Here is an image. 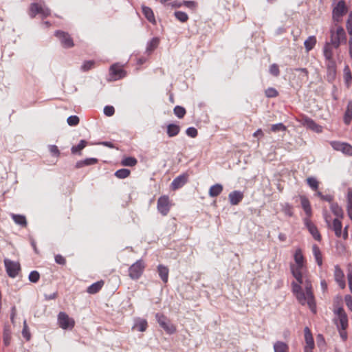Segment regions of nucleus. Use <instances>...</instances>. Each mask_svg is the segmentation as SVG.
I'll return each mask as SVG.
<instances>
[{
  "mask_svg": "<svg viewBox=\"0 0 352 352\" xmlns=\"http://www.w3.org/2000/svg\"><path fill=\"white\" fill-rule=\"evenodd\" d=\"M348 281H349V286L350 290L352 293V272H350L348 274Z\"/></svg>",
  "mask_w": 352,
  "mask_h": 352,
  "instance_id": "774afa93",
  "label": "nucleus"
},
{
  "mask_svg": "<svg viewBox=\"0 0 352 352\" xmlns=\"http://www.w3.org/2000/svg\"><path fill=\"white\" fill-rule=\"evenodd\" d=\"M296 72H300L302 73L303 78H305L306 80L309 78V72L306 68H296L294 69Z\"/></svg>",
  "mask_w": 352,
  "mask_h": 352,
  "instance_id": "680f3d73",
  "label": "nucleus"
},
{
  "mask_svg": "<svg viewBox=\"0 0 352 352\" xmlns=\"http://www.w3.org/2000/svg\"><path fill=\"white\" fill-rule=\"evenodd\" d=\"M55 262L57 264L65 265L66 264V259L64 256L60 254H56L54 257Z\"/></svg>",
  "mask_w": 352,
  "mask_h": 352,
  "instance_id": "13d9d810",
  "label": "nucleus"
},
{
  "mask_svg": "<svg viewBox=\"0 0 352 352\" xmlns=\"http://www.w3.org/2000/svg\"><path fill=\"white\" fill-rule=\"evenodd\" d=\"M304 223H305L306 228L308 229L310 234L314 238V239L318 241H320L321 239H322L321 235H320L317 227L311 221V219L309 218H305Z\"/></svg>",
  "mask_w": 352,
  "mask_h": 352,
  "instance_id": "dca6fc26",
  "label": "nucleus"
},
{
  "mask_svg": "<svg viewBox=\"0 0 352 352\" xmlns=\"http://www.w3.org/2000/svg\"><path fill=\"white\" fill-rule=\"evenodd\" d=\"M307 184L311 188L314 190H317L318 188L319 183L317 179L314 177H308L307 179Z\"/></svg>",
  "mask_w": 352,
  "mask_h": 352,
  "instance_id": "c03bdc74",
  "label": "nucleus"
},
{
  "mask_svg": "<svg viewBox=\"0 0 352 352\" xmlns=\"http://www.w3.org/2000/svg\"><path fill=\"white\" fill-rule=\"evenodd\" d=\"M346 28L347 32L349 30H352V12H351L348 16Z\"/></svg>",
  "mask_w": 352,
  "mask_h": 352,
  "instance_id": "e2e57ef3",
  "label": "nucleus"
},
{
  "mask_svg": "<svg viewBox=\"0 0 352 352\" xmlns=\"http://www.w3.org/2000/svg\"><path fill=\"white\" fill-rule=\"evenodd\" d=\"M180 126L175 124H169L167 125V135L169 138H173L179 134Z\"/></svg>",
  "mask_w": 352,
  "mask_h": 352,
  "instance_id": "bb28decb",
  "label": "nucleus"
},
{
  "mask_svg": "<svg viewBox=\"0 0 352 352\" xmlns=\"http://www.w3.org/2000/svg\"><path fill=\"white\" fill-rule=\"evenodd\" d=\"M325 67L327 69L326 79L327 81L332 82L335 80L337 74V65L336 61H325Z\"/></svg>",
  "mask_w": 352,
  "mask_h": 352,
  "instance_id": "ddd939ff",
  "label": "nucleus"
},
{
  "mask_svg": "<svg viewBox=\"0 0 352 352\" xmlns=\"http://www.w3.org/2000/svg\"><path fill=\"white\" fill-rule=\"evenodd\" d=\"M344 79L349 87L352 80V75L349 66H346L344 69Z\"/></svg>",
  "mask_w": 352,
  "mask_h": 352,
  "instance_id": "a19ab883",
  "label": "nucleus"
},
{
  "mask_svg": "<svg viewBox=\"0 0 352 352\" xmlns=\"http://www.w3.org/2000/svg\"><path fill=\"white\" fill-rule=\"evenodd\" d=\"M188 176L186 175H181L173 179L171 183L173 190H177L182 187L187 182Z\"/></svg>",
  "mask_w": 352,
  "mask_h": 352,
  "instance_id": "412c9836",
  "label": "nucleus"
},
{
  "mask_svg": "<svg viewBox=\"0 0 352 352\" xmlns=\"http://www.w3.org/2000/svg\"><path fill=\"white\" fill-rule=\"evenodd\" d=\"M322 54L325 61H336L335 56H339L340 47L327 41L322 47Z\"/></svg>",
  "mask_w": 352,
  "mask_h": 352,
  "instance_id": "423d86ee",
  "label": "nucleus"
},
{
  "mask_svg": "<svg viewBox=\"0 0 352 352\" xmlns=\"http://www.w3.org/2000/svg\"><path fill=\"white\" fill-rule=\"evenodd\" d=\"M284 212L287 215L292 217L293 215L292 207L291 206H289V204H287L285 206Z\"/></svg>",
  "mask_w": 352,
  "mask_h": 352,
  "instance_id": "69168bd1",
  "label": "nucleus"
},
{
  "mask_svg": "<svg viewBox=\"0 0 352 352\" xmlns=\"http://www.w3.org/2000/svg\"><path fill=\"white\" fill-rule=\"evenodd\" d=\"M131 171L126 168H121L116 171L115 176L119 179H125L130 175Z\"/></svg>",
  "mask_w": 352,
  "mask_h": 352,
  "instance_id": "4c0bfd02",
  "label": "nucleus"
},
{
  "mask_svg": "<svg viewBox=\"0 0 352 352\" xmlns=\"http://www.w3.org/2000/svg\"><path fill=\"white\" fill-rule=\"evenodd\" d=\"M302 124L307 127V129L316 132V133H322V127L318 124L314 120L307 116L302 117L301 119Z\"/></svg>",
  "mask_w": 352,
  "mask_h": 352,
  "instance_id": "2eb2a0df",
  "label": "nucleus"
},
{
  "mask_svg": "<svg viewBox=\"0 0 352 352\" xmlns=\"http://www.w3.org/2000/svg\"><path fill=\"white\" fill-rule=\"evenodd\" d=\"M186 135L190 138H195L198 135V131L195 127H189L186 131Z\"/></svg>",
  "mask_w": 352,
  "mask_h": 352,
  "instance_id": "5fc2aeb1",
  "label": "nucleus"
},
{
  "mask_svg": "<svg viewBox=\"0 0 352 352\" xmlns=\"http://www.w3.org/2000/svg\"><path fill=\"white\" fill-rule=\"evenodd\" d=\"M104 285V281L101 280L99 281H97L92 285H91L87 289V292L90 294H95L99 292L101 289L103 287Z\"/></svg>",
  "mask_w": 352,
  "mask_h": 352,
  "instance_id": "b1692460",
  "label": "nucleus"
},
{
  "mask_svg": "<svg viewBox=\"0 0 352 352\" xmlns=\"http://www.w3.org/2000/svg\"><path fill=\"white\" fill-rule=\"evenodd\" d=\"M290 271L295 278L292 283V292L298 302L308 305L312 312L316 313V302L311 282L307 276V261L300 248L296 250L294 262L289 265Z\"/></svg>",
  "mask_w": 352,
  "mask_h": 352,
  "instance_id": "f257e3e1",
  "label": "nucleus"
},
{
  "mask_svg": "<svg viewBox=\"0 0 352 352\" xmlns=\"http://www.w3.org/2000/svg\"><path fill=\"white\" fill-rule=\"evenodd\" d=\"M329 42L339 47L342 43H346V34L342 26L336 25V27L331 28L330 41Z\"/></svg>",
  "mask_w": 352,
  "mask_h": 352,
  "instance_id": "7ed1b4c3",
  "label": "nucleus"
},
{
  "mask_svg": "<svg viewBox=\"0 0 352 352\" xmlns=\"http://www.w3.org/2000/svg\"><path fill=\"white\" fill-rule=\"evenodd\" d=\"M243 192L239 190H234L228 195L230 203L232 206L238 205L243 199Z\"/></svg>",
  "mask_w": 352,
  "mask_h": 352,
  "instance_id": "a211bd4d",
  "label": "nucleus"
},
{
  "mask_svg": "<svg viewBox=\"0 0 352 352\" xmlns=\"http://www.w3.org/2000/svg\"><path fill=\"white\" fill-rule=\"evenodd\" d=\"M55 36L60 40L63 47L71 48L74 46L73 39L68 33L58 30L55 32Z\"/></svg>",
  "mask_w": 352,
  "mask_h": 352,
  "instance_id": "f8f14e48",
  "label": "nucleus"
},
{
  "mask_svg": "<svg viewBox=\"0 0 352 352\" xmlns=\"http://www.w3.org/2000/svg\"><path fill=\"white\" fill-rule=\"evenodd\" d=\"M67 121L69 126H76L78 124L80 119L76 116H71L67 118Z\"/></svg>",
  "mask_w": 352,
  "mask_h": 352,
  "instance_id": "8fccbe9b",
  "label": "nucleus"
},
{
  "mask_svg": "<svg viewBox=\"0 0 352 352\" xmlns=\"http://www.w3.org/2000/svg\"><path fill=\"white\" fill-rule=\"evenodd\" d=\"M344 122L346 125H349L351 124L352 121V101H349L346 111L344 114L343 118Z\"/></svg>",
  "mask_w": 352,
  "mask_h": 352,
  "instance_id": "a878e982",
  "label": "nucleus"
},
{
  "mask_svg": "<svg viewBox=\"0 0 352 352\" xmlns=\"http://www.w3.org/2000/svg\"><path fill=\"white\" fill-rule=\"evenodd\" d=\"M175 16L177 20L182 23H185L188 20V16L186 12L177 11L175 12Z\"/></svg>",
  "mask_w": 352,
  "mask_h": 352,
  "instance_id": "37998d69",
  "label": "nucleus"
},
{
  "mask_svg": "<svg viewBox=\"0 0 352 352\" xmlns=\"http://www.w3.org/2000/svg\"><path fill=\"white\" fill-rule=\"evenodd\" d=\"M329 144L335 151H340L348 156H352V146L349 143L340 141H331Z\"/></svg>",
  "mask_w": 352,
  "mask_h": 352,
  "instance_id": "1a4fd4ad",
  "label": "nucleus"
},
{
  "mask_svg": "<svg viewBox=\"0 0 352 352\" xmlns=\"http://www.w3.org/2000/svg\"><path fill=\"white\" fill-rule=\"evenodd\" d=\"M160 40L157 38H153L148 45L147 50L153 51L159 45Z\"/></svg>",
  "mask_w": 352,
  "mask_h": 352,
  "instance_id": "49530a36",
  "label": "nucleus"
},
{
  "mask_svg": "<svg viewBox=\"0 0 352 352\" xmlns=\"http://www.w3.org/2000/svg\"><path fill=\"white\" fill-rule=\"evenodd\" d=\"M323 216L328 227L334 231L335 235L337 237H342L344 240H346L348 239L349 226H346L342 232V224L340 220L341 219L335 218L332 221L331 217L328 214L326 210H324Z\"/></svg>",
  "mask_w": 352,
  "mask_h": 352,
  "instance_id": "f03ea898",
  "label": "nucleus"
},
{
  "mask_svg": "<svg viewBox=\"0 0 352 352\" xmlns=\"http://www.w3.org/2000/svg\"><path fill=\"white\" fill-rule=\"evenodd\" d=\"M6 272L10 277H16L20 270V265L18 263L13 262L8 258L4 260Z\"/></svg>",
  "mask_w": 352,
  "mask_h": 352,
  "instance_id": "4468645a",
  "label": "nucleus"
},
{
  "mask_svg": "<svg viewBox=\"0 0 352 352\" xmlns=\"http://www.w3.org/2000/svg\"><path fill=\"white\" fill-rule=\"evenodd\" d=\"M305 332V340L306 345L305 346V352H311L314 348V341L312 336V333L309 327H305L304 329Z\"/></svg>",
  "mask_w": 352,
  "mask_h": 352,
  "instance_id": "f3484780",
  "label": "nucleus"
},
{
  "mask_svg": "<svg viewBox=\"0 0 352 352\" xmlns=\"http://www.w3.org/2000/svg\"><path fill=\"white\" fill-rule=\"evenodd\" d=\"M142 10L143 14L146 18V19L150 23H151L153 24H155L156 21H155V15H154V13H153L152 9L148 6H142Z\"/></svg>",
  "mask_w": 352,
  "mask_h": 352,
  "instance_id": "393cba45",
  "label": "nucleus"
},
{
  "mask_svg": "<svg viewBox=\"0 0 352 352\" xmlns=\"http://www.w3.org/2000/svg\"><path fill=\"white\" fill-rule=\"evenodd\" d=\"M317 39L315 36H309L304 42V45L306 51L308 52L311 51L316 45Z\"/></svg>",
  "mask_w": 352,
  "mask_h": 352,
  "instance_id": "7c9ffc66",
  "label": "nucleus"
},
{
  "mask_svg": "<svg viewBox=\"0 0 352 352\" xmlns=\"http://www.w3.org/2000/svg\"><path fill=\"white\" fill-rule=\"evenodd\" d=\"M300 199L302 208L307 215L305 218L310 219L312 215V210L309 199L304 195L300 196Z\"/></svg>",
  "mask_w": 352,
  "mask_h": 352,
  "instance_id": "6ab92c4d",
  "label": "nucleus"
},
{
  "mask_svg": "<svg viewBox=\"0 0 352 352\" xmlns=\"http://www.w3.org/2000/svg\"><path fill=\"white\" fill-rule=\"evenodd\" d=\"M95 62L94 60L85 61L81 66V69L83 72H87L94 67Z\"/></svg>",
  "mask_w": 352,
  "mask_h": 352,
  "instance_id": "a18cd8bd",
  "label": "nucleus"
},
{
  "mask_svg": "<svg viewBox=\"0 0 352 352\" xmlns=\"http://www.w3.org/2000/svg\"><path fill=\"white\" fill-rule=\"evenodd\" d=\"M270 72L272 75L274 76H278L280 74V70L278 65L277 64H272L270 67Z\"/></svg>",
  "mask_w": 352,
  "mask_h": 352,
  "instance_id": "864d4df0",
  "label": "nucleus"
},
{
  "mask_svg": "<svg viewBox=\"0 0 352 352\" xmlns=\"http://www.w3.org/2000/svg\"><path fill=\"white\" fill-rule=\"evenodd\" d=\"M335 280L339 285V286L343 289L345 287L344 275L342 270L336 265L334 271Z\"/></svg>",
  "mask_w": 352,
  "mask_h": 352,
  "instance_id": "aec40b11",
  "label": "nucleus"
},
{
  "mask_svg": "<svg viewBox=\"0 0 352 352\" xmlns=\"http://www.w3.org/2000/svg\"><path fill=\"white\" fill-rule=\"evenodd\" d=\"M58 324L63 329H72L75 326V320L66 313L61 311L58 315Z\"/></svg>",
  "mask_w": 352,
  "mask_h": 352,
  "instance_id": "6e6552de",
  "label": "nucleus"
},
{
  "mask_svg": "<svg viewBox=\"0 0 352 352\" xmlns=\"http://www.w3.org/2000/svg\"><path fill=\"white\" fill-rule=\"evenodd\" d=\"M322 200L328 201L331 204V203H333V196L331 195H323Z\"/></svg>",
  "mask_w": 352,
  "mask_h": 352,
  "instance_id": "338daca9",
  "label": "nucleus"
},
{
  "mask_svg": "<svg viewBox=\"0 0 352 352\" xmlns=\"http://www.w3.org/2000/svg\"><path fill=\"white\" fill-rule=\"evenodd\" d=\"M12 218L13 221L18 225L21 226L22 227H26L27 226V221L26 218L23 215L21 214H12Z\"/></svg>",
  "mask_w": 352,
  "mask_h": 352,
  "instance_id": "f704fd0d",
  "label": "nucleus"
},
{
  "mask_svg": "<svg viewBox=\"0 0 352 352\" xmlns=\"http://www.w3.org/2000/svg\"><path fill=\"white\" fill-rule=\"evenodd\" d=\"M183 4L190 9H195L197 8V3L193 1H184Z\"/></svg>",
  "mask_w": 352,
  "mask_h": 352,
  "instance_id": "bf43d9fd",
  "label": "nucleus"
},
{
  "mask_svg": "<svg viewBox=\"0 0 352 352\" xmlns=\"http://www.w3.org/2000/svg\"><path fill=\"white\" fill-rule=\"evenodd\" d=\"M335 313L337 315V318L335 320L337 328L347 329L348 318L344 309L339 307L335 311Z\"/></svg>",
  "mask_w": 352,
  "mask_h": 352,
  "instance_id": "9b49d317",
  "label": "nucleus"
},
{
  "mask_svg": "<svg viewBox=\"0 0 352 352\" xmlns=\"http://www.w3.org/2000/svg\"><path fill=\"white\" fill-rule=\"evenodd\" d=\"M339 331L340 336L343 341H346L347 339V332L346 329L338 328Z\"/></svg>",
  "mask_w": 352,
  "mask_h": 352,
  "instance_id": "0e129e2a",
  "label": "nucleus"
},
{
  "mask_svg": "<svg viewBox=\"0 0 352 352\" xmlns=\"http://www.w3.org/2000/svg\"><path fill=\"white\" fill-rule=\"evenodd\" d=\"M49 151L52 153V155H53L57 157H59V155L60 154L58 148L56 145H50Z\"/></svg>",
  "mask_w": 352,
  "mask_h": 352,
  "instance_id": "4d7b16f0",
  "label": "nucleus"
},
{
  "mask_svg": "<svg viewBox=\"0 0 352 352\" xmlns=\"http://www.w3.org/2000/svg\"><path fill=\"white\" fill-rule=\"evenodd\" d=\"M330 208L332 213L338 219H342L344 217V212L342 208L337 203H331L330 205Z\"/></svg>",
  "mask_w": 352,
  "mask_h": 352,
  "instance_id": "cd10ccee",
  "label": "nucleus"
},
{
  "mask_svg": "<svg viewBox=\"0 0 352 352\" xmlns=\"http://www.w3.org/2000/svg\"><path fill=\"white\" fill-rule=\"evenodd\" d=\"M347 214L350 219L352 220V190L349 189L347 193V206H346Z\"/></svg>",
  "mask_w": 352,
  "mask_h": 352,
  "instance_id": "72a5a7b5",
  "label": "nucleus"
},
{
  "mask_svg": "<svg viewBox=\"0 0 352 352\" xmlns=\"http://www.w3.org/2000/svg\"><path fill=\"white\" fill-rule=\"evenodd\" d=\"M110 72L115 79L122 78L125 76L122 67L117 64H114L110 67Z\"/></svg>",
  "mask_w": 352,
  "mask_h": 352,
  "instance_id": "4be33fe9",
  "label": "nucleus"
},
{
  "mask_svg": "<svg viewBox=\"0 0 352 352\" xmlns=\"http://www.w3.org/2000/svg\"><path fill=\"white\" fill-rule=\"evenodd\" d=\"M87 145V141L82 140L79 144L76 146H73L71 148V151L73 154L80 153Z\"/></svg>",
  "mask_w": 352,
  "mask_h": 352,
  "instance_id": "58836bf2",
  "label": "nucleus"
},
{
  "mask_svg": "<svg viewBox=\"0 0 352 352\" xmlns=\"http://www.w3.org/2000/svg\"><path fill=\"white\" fill-rule=\"evenodd\" d=\"M155 317L160 325H161L168 320L167 318L162 314H157L155 315Z\"/></svg>",
  "mask_w": 352,
  "mask_h": 352,
  "instance_id": "052dcab7",
  "label": "nucleus"
},
{
  "mask_svg": "<svg viewBox=\"0 0 352 352\" xmlns=\"http://www.w3.org/2000/svg\"><path fill=\"white\" fill-rule=\"evenodd\" d=\"M114 113H115V109L113 106L108 105V106L104 107V113L107 116H112L114 114Z\"/></svg>",
  "mask_w": 352,
  "mask_h": 352,
  "instance_id": "6e6d98bb",
  "label": "nucleus"
},
{
  "mask_svg": "<svg viewBox=\"0 0 352 352\" xmlns=\"http://www.w3.org/2000/svg\"><path fill=\"white\" fill-rule=\"evenodd\" d=\"M97 162H98V160L96 158H87L83 161L77 162L76 167L80 168L83 166H89V165L95 164Z\"/></svg>",
  "mask_w": 352,
  "mask_h": 352,
  "instance_id": "ea45409f",
  "label": "nucleus"
},
{
  "mask_svg": "<svg viewBox=\"0 0 352 352\" xmlns=\"http://www.w3.org/2000/svg\"><path fill=\"white\" fill-rule=\"evenodd\" d=\"M287 127L283 123H278L275 124H272L271 126V130L273 132H277L279 131H285Z\"/></svg>",
  "mask_w": 352,
  "mask_h": 352,
  "instance_id": "3c124183",
  "label": "nucleus"
},
{
  "mask_svg": "<svg viewBox=\"0 0 352 352\" xmlns=\"http://www.w3.org/2000/svg\"><path fill=\"white\" fill-rule=\"evenodd\" d=\"M278 95V92L274 88L270 87L265 90V96L268 98H274Z\"/></svg>",
  "mask_w": 352,
  "mask_h": 352,
  "instance_id": "603ef678",
  "label": "nucleus"
},
{
  "mask_svg": "<svg viewBox=\"0 0 352 352\" xmlns=\"http://www.w3.org/2000/svg\"><path fill=\"white\" fill-rule=\"evenodd\" d=\"M39 278L40 274L37 271H32L29 274V280L32 283H37Z\"/></svg>",
  "mask_w": 352,
  "mask_h": 352,
  "instance_id": "de8ad7c7",
  "label": "nucleus"
},
{
  "mask_svg": "<svg viewBox=\"0 0 352 352\" xmlns=\"http://www.w3.org/2000/svg\"><path fill=\"white\" fill-rule=\"evenodd\" d=\"M312 252L316 263L319 266H321L322 265V257L319 247L317 245H314L312 246Z\"/></svg>",
  "mask_w": 352,
  "mask_h": 352,
  "instance_id": "2f4dec72",
  "label": "nucleus"
},
{
  "mask_svg": "<svg viewBox=\"0 0 352 352\" xmlns=\"http://www.w3.org/2000/svg\"><path fill=\"white\" fill-rule=\"evenodd\" d=\"M171 204L168 196L163 195L159 197L157 204V208L160 213L163 216H166L170 211Z\"/></svg>",
  "mask_w": 352,
  "mask_h": 352,
  "instance_id": "9d476101",
  "label": "nucleus"
},
{
  "mask_svg": "<svg viewBox=\"0 0 352 352\" xmlns=\"http://www.w3.org/2000/svg\"><path fill=\"white\" fill-rule=\"evenodd\" d=\"M22 335L23 338H25L27 340H30L31 335L27 324L26 321H24L23 322V328L22 331Z\"/></svg>",
  "mask_w": 352,
  "mask_h": 352,
  "instance_id": "09e8293b",
  "label": "nucleus"
},
{
  "mask_svg": "<svg viewBox=\"0 0 352 352\" xmlns=\"http://www.w3.org/2000/svg\"><path fill=\"white\" fill-rule=\"evenodd\" d=\"M147 327H148L147 321L146 320L141 319V320H138L135 322V324L133 328L137 329L139 331L143 332V331H146Z\"/></svg>",
  "mask_w": 352,
  "mask_h": 352,
  "instance_id": "c9c22d12",
  "label": "nucleus"
},
{
  "mask_svg": "<svg viewBox=\"0 0 352 352\" xmlns=\"http://www.w3.org/2000/svg\"><path fill=\"white\" fill-rule=\"evenodd\" d=\"M157 272L163 283L165 284L167 283L169 275L168 268L165 265H159L157 266Z\"/></svg>",
  "mask_w": 352,
  "mask_h": 352,
  "instance_id": "5701e85b",
  "label": "nucleus"
},
{
  "mask_svg": "<svg viewBox=\"0 0 352 352\" xmlns=\"http://www.w3.org/2000/svg\"><path fill=\"white\" fill-rule=\"evenodd\" d=\"M137 163L138 160L133 157H126L121 161V164L124 166H134Z\"/></svg>",
  "mask_w": 352,
  "mask_h": 352,
  "instance_id": "e433bc0d",
  "label": "nucleus"
},
{
  "mask_svg": "<svg viewBox=\"0 0 352 352\" xmlns=\"http://www.w3.org/2000/svg\"><path fill=\"white\" fill-rule=\"evenodd\" d=\"M223 191V186L220 184H216L210 186L208 194L211 197L219 196Z\"/></svg>",
  "mask_w": 352,
  "mask_h": 352,
  "instance_id": "c85d7f7f",
  "label": "nucleus"
},
{
  "mask_svg": "<svg viewBox=\"0 0 352 352\" xmlns=\"http://www.w3.org/2000/svg\"><path fill=\"white\" fill-rule=\"evenodd\" d=\"M274 352H289V347L288 344L282 341H277L274 344Z\"/></svg>",
  "mask_w": 352,
  "mask_h": 352,
  "instance_id": "c756f323",
  "label": "nucleus"
},
{
  "mask_svg": "<svg viewBox=\"0 0 352 352\" xmlns=\"http://www.w3.org/2000/svg\"><path fill=\"white\" fill-rule=\"evenodd\" d=\"M162 328L168 334H173L176 332V327L172 324L168 320L160 325Z\"/></svg>",
  "mask_w": 352,
  "mask_h": 352,
  "instance_id": "473e14b6",
  "label": "nucleus"
},
{
  "mask_svg": "<svg viewBox=\"0 0 352 352\" xmlns=\"http://www.w3.org/2000/svg\"><path fill=\"white\" fill-rule=\"evenodd\" d=\"M175 115L179 118H183L186 115V109L181 106H176L173 109Z\"/></svg>",
  "mask_w": 352,
  "mask_h": 352,
  "instance_id": "79ce46f5",
  "label": "nucleus"
},
{
  "mask_svg": "<svg viewBox=\"0 0 352 352\" xmlns=\"http://www.w3.org/2000/svg\"><path fill=\"white\" fill-rule=\"evenodd\" d=\"M348 12V8L344 0L339 1L333 8L332 18L334 22L340 23L342 20V17Z\"/></svg>",
  "mask_w": 352,
  "mask_h": 352,
  "instance_id": "0eeeda50",
  "label": "nucleus"
},
{
  "mask_svg": "<svg viewBox=\"0 0 352 352\" xmlns=\"http://www.w3.org/2000/svg\"><path fill=\"white\" fill-rule=\"evenodd\" d=\"M146 267V265L144 260H138L136 262H135L129 267L128 270L129 276L132 280L139 279L143 274Z\"/></svg>",
  "mask_w": 352,
  "mask_h": 352,
  "instance_id": "20e7f679",
  "label": "nucleus"
},
{
  "mask_svg": "<svg viewBox=\"0 0 352 352\" xmlns=\"http://www.w3.org/2000/svg\"><path fill=\"white\" fill-rule=\"evenodd\" d=\"M28 14L31 18H34L36 14H41L43 19L51 14V10L47 7L38 3H32L30 5Z\"/></svg>",
  "mask_w": 352,
  "mask_h": 352,
  "instance_id": "39448f33",
  "label": "nucleus"
}]
</instances>
